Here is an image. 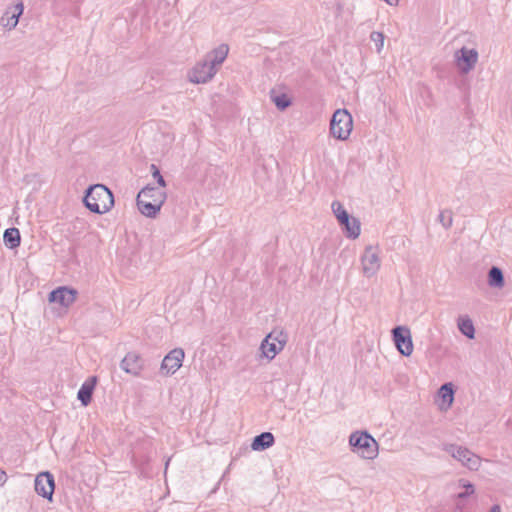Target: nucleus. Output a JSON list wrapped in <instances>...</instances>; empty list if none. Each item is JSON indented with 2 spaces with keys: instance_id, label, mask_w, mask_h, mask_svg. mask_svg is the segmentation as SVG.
<instances>
[{
  "instance_id": "cd10ccee",
  "label": "nucleus",
  "mask_w": 512,
  "mask_h": 512,
  "mask_svg": "<svg viewBox=\"0 0 512 512\" xmlns=\"http://www.w3.org/2000/svg\"><path fill=\"white\" fill-rule=\"evenodd\" d=\"M331 209L337 220H339L340 217L347 213L346 209L339 201H333L331 204Z\"/></svg>"
},
{
  "instance_id": "ddd939ff",
  "label": "nucleus",
  "mask_w": 512,
  "mask_h": 512,
  "mask_svg": "<svg viewBox=\"0 0 512 512\" xmlns=\"http://www.w3.org/2000/svg\"><path fill=\"white\" fill-rule=\"evenodd\" d=\"M78 292L74 288L61 286L51 291L48 300L57 303L64 309H68L77 299Z\"/></svg>"
},
{
  "instance_id": "393cba45",
  "label": "nucleus",
  "mask_w": 512,
  "mask_h": 512,
  "mask_svg": "<svg viewBox=\"0 0 512 512\" xmlns=\"http://www.w3.org/2000/svg\"><path fill=\"white\" fill-rule=\"evenodd\" d=\"M458 328L461 331V333L467 336L468 338H474L475 329L470 318L466 316L459 317Z\"/></svg>"
},
{
  "instance_id": "aec40b11",
  "label": "nucleus",
  "mask_w": 512,
  "mask_h": 512,
  "mask_svg": "<svg viewBox=\"0 0 512 512\" xmlns=\"http://www.w3.org/2000/svg\"><path fill=\"white\" fill-rule=\"evenodd\" d=\"M274 436L270 432H263L260 435H257L251 444V448L254 451H262L274 444Z\"/></svg>"
},
{
  "instance_id": "39448f33",
  "label": "nucleus",
  "mask_w": 512,
  "mask_h": 512,
  "mask_svg": "<svg viewBox=\"0 0 512 512\" xmlns=\"http://www.w3.org/2000/svg\"><path fill=\"white\" fill-rule=\"evenodd\" d=\"M287 341L288 336L283 330H272L260 344V357L272 361L284 349Z\"/></svg>"
},
{
  "instance_id": "7c9ffc66",
  "label": "nucleus",
  "mask_w": 512,
  "mask_h": 512,
  "mask_svg": "<svg viewBox=\"0 0 512 512\" xmlns=\"http://www.w3.org/2000/svg\"><path fill=\"white\" fill-rule=\"evenodd\" d=\"M489 512H501V506L499 504H495L491 507Z\"/></svg>"
},
{
  "instance_id": "f3484780",
  "label": "nucleus",
  "mask_w": 512,
  "mask_h": 512,
  "mask_svg": "<svg viewBox=\"0 0 512 512\" xmlns=\"http://www.w3.org/2000/svg\"><path fill=\"white\" fill-rule=\"evenodd\" d=\"M435 402L440 411L445 412L451 408L454 402V389L452 383H445L439 388Z\"/></svg>"
},
{
  "instance_id": "6e6552de",
  "label": "nucleus",
  "mask_w": 512,
  "mask_h": 512,
  "mask_svg": "<svg viewBox=\"0 0 512 512\" xmlns=\"http://www.w3.org/2000/svg\"><path fill=\"white\" fill-rule=\"evenodd\" d=\"M216 73L217 69L204 58L194 65L187 77L191 83L204 84L211 81Z\"/></svg>"
},
{
  "instance_id": "a878e982",
  "label": "nucleus",
  "mask_w": 512,
  "mask_h": 512,
  "mask_svg": "<svg viewBox=\"0 0 512 512\" xmlns=\"http://www.w3.org/2000/svg\"><path fill=\"white\" fill-rule=\"evenodd\" d=\"M438 221L445 229L450 228L453 222L452 212L450 210H442L438 215Z\"/></svg>"
},
{
  "instance_id": "f8f14e48",
  "label": "nucleus",
  "mask_w": 512,
  "mask_h": 512,
  "mask_svg": "<svg viewBox=\"0 0 512 512\" xmlns=\"http://www.w3.org/2000/svg\"><path fill=\"white\" fill-rule=\"evenodd\" d=\"M446 452L454 459L462 463L470 470H477L480 464V458L471 453L468 449L456 445H449L445 448Z\"/></svg>"
},
{
  "instance_id": "4be33fe9",
  "label": "nucleus",
  "mask_w": 512,
  "mask_h": 512,
  "mask_svg": "<svg viewBox=\"0 0 512 512\" xmlns=\"http://www.w3.org/2000/svg\"><path fill=\"white\" fill-rule=\"evenodd\" d=\"M488 285L492 288H502L505 284L504 274L497 266H492L488 272Z\"/></svg>"
},
{
  "instance_id": "20e7f679",
  "label": "nucleus",
  "mask_w": 512,
  "mask_h": 512,
  "mask_svg": "<svg viewBox=\"0 0 512 512\" xmlns=\"http://www.w3.org/2000/svg\"><path fill=\"white\" fill-rule=\"evenodd\" d=\"M353 130L352 115L346 109H337L330 120L329 133L340 141L349 139Z\"/></svg>"
},
{
  "instance_id": "4468645a",
  "label": "nucleus",
  "mask_w": 512,
  "mask_h": 512,
  "mask_svg": "<svg viewBox=\"0 0 512 512\" xmlns=\"http://www.w3.org/2000/svg\"><path fill=\"white\" fill-rule=\"evenodd\" d=\"M23 11L24 5L21 1L9 5L0 17V26L7 31L13 30L18 25L19 18L23 14Z\"/></svg>"
},
{
  "instance_id": "c85d7f7f",
  "label": "nucleus",
  "mask_w": 512,
  "mask_h": 512,
  "mask_svg": "<svg viewBox=\"0 0 512 512\" xmlns=\"http://www.w3.org/2000/svg\"><path fill=\"white\" fill-rule=\"evenodd\" d=\"M151 172L153 177L157 180V183L159 185L158 188L164 189L166 187V182L162 175L160 174L159 169L154 164L151 165Z\"/></svg>"
},
{
  "instance_id": "dca6fc26",
  "label": "nucleus",
  "mask_w": 512,
  "mask_h": 512,
  "mask_svg": "<svg viewBox=\"0 0 512 512\" xmlns=\"http://www.w3.org/2000/svg\"><path fill=\"white\" fill-rule=\"evenodd\" d=\"M120 367L124 372L138 377L144 370V360L138 353L129 352L122 359Z\"/></svg>"
},
{
  "instance_id": "b1692460",
  "label": "nucleus",
  "mask_w": 512,
  "mask_h": 512,
  "mask_svg": "<svg viewBox=\"0 0 512 512\" xmlns=\"http://www.w3.org/2000/svg\"><path fill=\"white\" fill-rule=\"evenodd\" d=\"M270 98L275 106L281 111L287 109L291 105V99L285 93H277L276 91L272 90L270 93Z\"/></svg>"
},
{
  "instance_id": "423d86ee",
  "label": "nucleus",
  "mask_w": 512,
  "mask_h": 512,
  "mask_svg": "<svg viewBox=\"0 0 512 512\" xmlns=\"http://www.w3.org/2000/svg\"><path fill=\"white\" fill-rule=\"evenodd\" d=\"M380 248L378 245H367L361 255V271L366 278L377 275L381 268Z\"/></svg>"
},
{
  "instance_id": "9d476101",
  "label": "nucleus",
  "mask_w": 512,
  "mask_h": 512,
  "mask_svg": "<svg viewBox=\"0 0 512 512\" xmlns=\"http://www.w3.org/2000/svg\"><path fill=\"white\" fill-rule=\"evenodd\" d=\"M456 68L462 74L468 73L478 61V51L474 48L462 47L454 54Z\"/></svg>"
},
{
  "instance_id": "5701e85b",
  "label": "nucleus",
  "mask_w": 512,
  "mask_h": 512,
  "mask_svg": "<svg viewBox=\"0 0 512 512\" xmlns=\"http://www.w3.org/2000/svg\"><path fill=\"white\" fill-rule=\"evenodd\" d=\"M4 243L10 248L14 249L20 245V233L17 228H9L4 232Z\"/></svg>"
},
{
  "instance_id": "bb28decb",
  "label": "nucleus",
  "mask_w": 512,
  "mask_h": 512,
  "mask_svg": "<svg viewBox=\"0 0 512 512\" xmlns=\"http://www.w3.org/2000/svg\"><path fill=\"white\" fill-rule=\"evenodd\" d=\"M370 39L375 43L377 53H381L384 47V34L382 32L373 31L370 35Z\"/></svg>"
},
{
  "instance_id": "c756f323",
  "label": "nucleus",
  "mask_w": 512,
  "mask_h": 512,
  "mask_svg": "<svg viewBox=\"0 0 512 512\" xmlns=\"http://www.w3.org/2000/svg\"><path fill=\"white\" fill-rule=\"evenodd\" d=\"M6 481V473L2 470H0V485L4 484Z\"/></svg>"
},
{
  "instance_id": "7ed1b4c3",
  "label": "nucleus",
  "mask_w": 512,
  "mask_h": 512,
  "mask_svg": "<svg viewBox=\"0 0 512 512\" xmlns=\"http://www.w3.org/2000/svg\"><path fill=\"white\" fill-rule=\"evenodd\" d=\"M351 451L364 460H374L379 455V443L367 431L357 430L350 434Z\"/></svg>"
},
{
  "instance_id": "0eeeda50",
  "label": "nucleus",
  "mask_w": 512,
  "mask_h": 512,
  "mask_svg": "<svg viewBox=\"0 0 512 512\" xmlns=\"http://www.w3.org/2000/svg\"><path fill=\"white\" fill-rule=\"evenodd\" d=\"M454 512H464L466 505L475 494V486L466 479H459L453 484Z\"/></svg>"
},
{
  "instance_id": "a211bd4d",
  "label": "nucleus",
  "mask_w": 512,
  "mask_h": 512,
  "mask_svg": "<svg viewBox=\"0 0 512 512\" xmlns=\"http://www.w3.org/2000/svg\"><path fill=\"white\" fill-rule=\"evenodd\" d=\"M343 228L346 237L356 239L361 232L360 222L355 217H352L348 212L337 220Z\"/></svg>"
},
{
  "instance_id": "f03ea898",
  "label": "nucleus",
  "mask_w": 512,
  "mask_h": 512,
  "mask_svg": "<svg viewBox=\"0 0 512 512\" xmlns=\"http://www.w3.org/2000/svg\"><path fill=\"white\" fill-rule=\"evenodd\" d=\"M84 204L91 212L104 214L112 209L114 197L105 185L95 184L87 189Z\"/></svg>"
},
{
  "instance_id": "2eb2a0df",
  "label": "nucleus",
  "mask_w": 512,
  "mask_h": 512,
  "mask_svg": "<svg viewBox=\"0 0 512 512\" xmlns=\"http://www.w3.org/2000/svg\"><path fill=\"white\" fill-rule=\"evenodd\" d=\"M54 489V476L50 472H41L36 476L35 491L38 495L51 501Z\"/></svg>"
},
{
  "instance_id": "9b49d317",
  "label": "nucleus",
  "mask_w": 512,
  "mask_h": 512,
  "mask_svg": "<svg viewBox=\"0 0 512 512\" xmlns=\"http://www.w3.org/2000/svg\"><path fill=\"white\" fill-rule=\"evenodd\" d=\"M185 352L182 348H174L162 360L160 374L171 376L175 374L182 366Z\"/></svg>"
},
{
  "instance_id": "1a4fd4ad",
  "label": "nucleus",
  "mask_w": 512,
  "mask_h": 512,
  "mask_svg": "<svg viewBox=\"0 0 512 512\" xmlns=\"http://www.w3.org/2000/svg\"><path fill=\"white\" fill-rule=\"evenodd\" d=\"M393 342L403 356H410L413 353V342L411 331L406 326H397L392 330Z\"/></svg>"
},
{
  "instance_id": "412c9836",
  "label": "nucleus",
  "mask_w": 512,
  "mask_h": 512,
  "mask_svg": "<svg viewBox=\"0 0 512 512\" xmlns=\"http://www.w3.org/2000/svg\"><path fill=\"white\" fill-rule=\"evenodd\" d=\"M96 378H92L90 382L82 384L78 391L77 397L81 401L83 406H87L91 402L92 393L94 390Z\"/></svg>"
},
{
  "instance_id": "6ab92c4d",
  "label": "nucleus",
  "mask_w": 512,
  "mask_h": 512,
  "mask_svg": "<svg viewBox=\"0 0 512 512\" xmlns=\"http://www.w3.org/2000/svg\"><path fill=\"white\" fill-rule=\"evenodd\" d=\"M229 53V47L227 44H220L205 55V59L213 65L217 70L225 61Z\"/></svg>"
},
{
  "instance_id": "f257e3e1",
  "label": "nucleus",
  "mask_w": 512,
  "mask_h": 512,
  "mask_svg": "<svg viewBox=\"0 0 512 512\" xmlns=\"http://www.w3.org/2000/svg\"><path fill=\"white\" fill-rule=\"evenodd\" d=\"M167 194L164 189L147 185L140 190L136 197L139 212L151 219H155L165 203Z\"/></svg>"
}]
</instances>
